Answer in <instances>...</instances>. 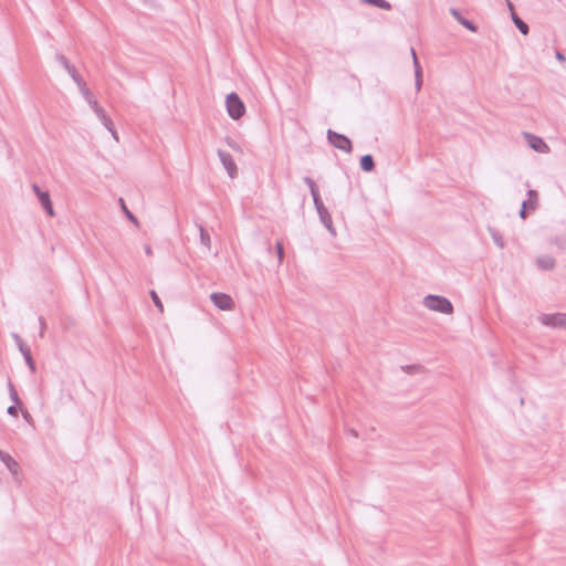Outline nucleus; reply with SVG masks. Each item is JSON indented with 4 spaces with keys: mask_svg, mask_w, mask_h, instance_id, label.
Segmentation results:
<instances>
[{
    "mask_svg": "<svg viewBox=\"0 0 566 566\" xmlns=\"http://www.w3.org/2000/svg\"><path fill=\"white\" fill-rule=\"evenodd\" d=\"M423 305L430 311L451 314L453 312L452 303L442 295L429 294L423 298Z\"/></svg>",
    "mask_w": 566,
    "mask_h": 566,
    "instance_id": "f257e3e1",
    "label": "nucleus"
},
{
    "mask_svg": "<svg viewBox=\"0 0 566 566\" xmlns=\"http://www.w3.org/2000/svg\"><path fill=\"white\" fill-rule=\"evenodd\" d=\"M226 106L229 116L232 119H240L245 112V106L239 95L234 92L227 95Z\"/></svg>",
    "mask_w": 566,
    "mask_h": 566,
    "instance_id": "f03ea898",
    "label": "nucleus"
},
{
    "mask_svg": "<svg viewBox=\"0 0 566 566\" xmlns=\"http://www.w3.org/2000/svg\"><path fill=\"white\" fill-rule=\"evenodd\" d=\"M327 140L335 148L350 154L353 151L352 140L344 134L337 133L333 129L327 130Z\"/></svg>",
    "mask_w": 566,
    "mask_h": 566,
    "instance_id": "7ed1b4c3",
    "label": "nucleus"
},
{
    "mask_svg": "<svg viewBox=\"0 0 566 566\" xmlns=\"http://www.w3.org/2000/svg\"><path fill=\"white\" fill-rule=\"evenodd\" d=\"M538 321L552 328L566 329V313L542 314L538 316Z\"/></svg>",
    "mask_w": 566,
    "mask_h": 566,
    "instance_id": "20e7f679",
    "label": "nucleus"
},
{
    "mask_svg": "<svg viewBox=\"0 0 566 566\" xmlns=\"http://www.w3.org/2000/svg\"><path fill=\"white\" fill-rule=\"evenodd\" d=\"M526 195H527V199H525L522 202V207L518 212V214L522 219H526L527 216L530 214V212L534 211L537 208V200H538L537 191L530 189V190H527Z\"/></svg>",
    "mask_w": 566,
    "mask_h": 566,
    "instance_id": "39448f33",
    "label": "nucleus"
},
{
    "mask_svg": "<svg viewBox=\"0 0 566 566\" xmlns=\"http://www.w3.org/2000/svg\"><path fill=\"white\" fill-rule=\"evenodd\" d=\"M12 338L14 339L31 373H35V361L31 355V350L29 349V347L24 344L23 339L20 337L19 334L12 333Z\"/></svg>",
    "mask_w": 566,
    "mask_h": 566,
    "instance_id": "423d86ee",
    "label": "nucleus"
},
{
    "mask_svg": "<svg viewBox=\"0 0 566 566\" xmlns=\"http://www.w3.org/2000/svg\"><path fill=\"white\" fill-rule=\"evenodd\" d=\"M32 190H33L34 195L36 196V198L39 199V201H40L42 208L45 210V212L51 217L54 216V209H53V203H52L50 193L48 191H43L40 188V186L36 184L32 185Z\"/></svg>",
    "mask_w": 566,
    "mask_h": 566,
    "instance_id": "0eeeda50",
    "label": "nucleus"
},
{
    "mask_svg": "<svg viewBox=\"0 0 566 566\" xmlns=\"http://www.w3.org/2000/svg\"><path fill=\"white\" fill-rule=\"evenodd\" d=\"M217 154H218V157H219L222 166L227 170L229 177L235 178L238 175V167H237L231 154H229L228 151L222 150V149H218Z\"/></svg>",
    "mask_w": 566,
    "mask_h": 566,
    "instance_id": "6e6552de",
    "label": "nucleus"
},
{
    "mask_svg": "<svg viewBox=\"0 0 566 566\" xmlns=\"http://www.w3.org/2000/svg\"><path fill=\"white\" fill-rule=\"evenodd\" d=\"M313 202H314L315 209L318 213L321 222L326 227V229H328L332 233H334L332 217H331L327 208L325 207L322 198L318 197L317 201H313Z\"/></svg>",
    "mask_w": 566,
    "mask_h": 566,
    "instance_id": "1a4fd4ad",
    "label": "nucleus"
},
{
    "mask_svg": "<svg viewBox=\"0 0 566 566\" xmlns=\"http://www.w3.org/2000/svg\"><path fill=\"white\" fill-rule=\"evenodd\" d=\"M210 300L216 307L222 311L231 310L234 305L231 296L226 293L214 292L210 295Z\"/></svg>",
    "mask_w": 566,
    "mask_h": 566,
    "instance_id": "9d476101",
    "label": "nucleus"
},
{
    "mask_svg": "<svg viewBox=\"0 0 566 566\" xmlns=\"http://www.w3.org/2000/svg\"><path fill=\"white\" fill-rule=\"evenodd\" d=\"M524 138L527 142L530 148L537 153H547L549 149L542 137L535 136L531 133H524Z\"/></svg>",
    "mask_w": 566,
    "mask_h": 566,
    "instance_id": "9b49d317",
    "label": "nucleus"
},
{
    "mask_svg": "<svg viewBox=\"0 0 566 566\" xmlns=\"http://www.w3.org/2000/svg\"><path fill=\"white\" fill-rule=\"evenodd\" d=\"M95 115L101 120L103 126L112 134V136L118 140L117 132L113 124L112 118L106 114L104 108H97Z\"/></svg>",
    "mask_w": 566,
    "mask_h": 566,
    "instance_id": "f8f14e48",
    "label": "nucleus"
},
{
    "mask_svg": "<svg viewBox=\"0 0 566 566\" xmlns=\"http://www.w3.org/2000/svg\"><path fill=\"white\" fill-rule=\"evenodd\" d=\"M0 460L14 478L19 475L20 465L8 452L0 450Z\"/></svg>",
    "mask_w": 566,
    "mask_h": 566,
    "instance_id": "ddd939ff",
    "label": "nucleus"
},
{
    "mask_svg": "<svg viewBox=\"0 0 566 566\" xmlns=\"http://www.w3.org/2000/svg\"><path fill=\"white\" fill-rule=\"evenodd\" d=\"M450 13L467 30H469L471 32L478 31V25L473 21L464 18L458 9L451 8Z\"/></svg>",
    "mask_w": 566,
    "mask_h": 566,
    "instance_id": "4468645a",
    "label": "nucleus"
},
{
    "mask_svg": "<svg viewBox=\"0 0 566 566\" xmlns=\"http://www.w3.org/2000/svg\"><path fill=\"white\" fill-rule=\"evenodd\" d=\"M555 259L551 255H541L536 259V265L542 271H551L555 268Z\"/></svg>",
    "mask_w": 566,
    "mask_h": 566,
    "instance_id": "2eb2a0df",
    "label": "nucleus"
},
{
    "mask_svg": "<svg viewBox=\"0 0 566 566\" xmlns=\"http://www.w3.org/2000/svg\"><path fill=\"white\" fill-rule=\"evenodd\" d=\"M360 169L365 172H370L375 169V160L370 154L364 155L359 160Z\"/></svg>",
    "mask_w": 566,
    "mask_h": 566,
    "instance_id": "dca6fc26",
    "label": "nucleus"
},
{
    "mask_svg": "<svg viewBox=\"0 0 566 566\" xmlns=\"http://www.w3.org/2000/svg\"><path fill=\"white\" fill-rule=\"evenodd\" d=\"M512 21L522 34L526 35L528 33V24L514 12H512Z\"/></svg>",
    "mask_w": 566,
    "mask_h": 566,
    "instance_id": "f3484780",
    "label": "nucleus"
},
{
    "mask_svg": "<svg viewBox=\"0 0 566 566\" xmlns=\"http://www.w3.org/2000/svg\"><path fill=\"white\" fill-rule=\"evenodd\" d=\"M303 181L308 186L313 201H317V199H318V197H321V195H319V190H318L316 182L308 176L304 177Z\"/></svg>",
    "mask_w": 566,
    "mask_h": 566,
    "instance_id": "a211bd4d",
    "label": "nucleus"
},
{
    "mask_svg": "<svg viewBox=\"0 0 566 566\" xmlns=\"http://www.w3.org/2000/svg\"><path fill=\"white\" fill-rule=\"evenodd\" d=\"M199 233H200V243L206 247L208 250L211 248V239L210 234L206 230L202 224H198Z\"/></svg>",
    "mask_w": 566,
    "mask_h": 566,
    "instance_id": "6ab92c4d",
    "label": "nucleus"
},
{
    "mask_svg": "<svg viewBox=\"0 0 566 566\" xmlns=\"http://www.w3.org/2000/svg\"><path fill=\"white\" fill-rule=\"evenodd\" d=\"M118 203L120 206V209L123 211V213L126 216V218L132 221L134 224H138V220L137 218L135 217V214L127 208L125 201L123 198H119L118 199Z\"/></svg>",
    "mask_w": 566,
    "mask_h": 566,
    "instance_id": "aec40b11",
    "label": "nucleus"
},
{
    "mask_svg": "<svg viewBox=\"0 0 566 566\" xmlns=\"http://www.w3.org/2000/svg\"><path fill=\"white\" fill-rule=\"evenodd\" d=\"M361 3L371 4L382 10L391 9V4L387 0H361Z\"/></svg>",
    "mask_w": 566,
    "mask_h": 566,
    "instance_id": "412c9836",
    "label": "nucleus"
},
{
    "mask_svg": "<svg viewBox=\"0 0 566 566\" xmlns=\"http://www.w3.org/2000/svg\"><path fill=\"white\" fill-rule=\"evenodd\" d=\"M8 390H9V396H10V399L12 400V402L17 403V405H22V401L14 388V385L10 379L8 380Z\"/></svg>",
    "mask_w": 566,
    "mask_h": 566,
    "instance_id": "4be33fe9",
    "label": "nucleus"
},
{
    "mask_svg": "<svg viewBox=\"0 0 566 566\" xmlns=\"http://www.w3.org/2000/svg\"><path fill=\"white\" fill-rule=\"evenodd\" d=\"M490 234L493 239V242L500 248L503 249L505 247L504 240L501 233L495 229H490Z\"/></svg>",
    "mask_w": 566,
    "mask_h": 566,
    "instance_id": "5701e85b",
    "label": "nucleus"
},
{
    "mask_svg": "<svg viewBox=\"0 0 566 566\" xmlns=\"http://www.w3.org/2000/svg\"><path fill=\"white\" fill-rule=\"evenodd\" d=\"M67 73L71 76V78L75 82L78 88L86 84L82 76L77 73L75 66L72 67V71H67Z\"/></svg>",
    "mask_w": 566,
    "mask_h": 566,
    "instance_id": "b1692460",
    "label": "nucleus"
},
{
    "mask_svg": "<svg viewBox=\"0 0 566 566\" xmlns=\"http://www.w3.org/2000/svg\"><path fill=\"white\" fill-rule=\"evenodd\" d=\"M55 59L65 69L66 72L72 71V67H74V65H72L63 54L57 53Z\"/></svg>",
    "mask_w": 566,
    "mask_h": 566,
    "instance_id": "393cba45",
    "label": "nucleus"
},
{
    "mask_svg": "<svg viewBox=\"0 0 566 566\" xmlns=\"http://www.w3.org/2000/svg\"><path fill=\"white\" fill-rule=\"evenodd\" d=\"M558 249L566 250V234L557 235L552 240Z\"/></svg>",
    "mask_w": 566,
    "mask_h": 566,
    "instance_id": "a878e982",
    "label": "nucleus"
},
{
    "mask_svg": "<svg viewBox=\"0 0 566 566\" xmlns=\"http://www.w3.org/2000/svg\"><path fill=\"white\" fill-rule=\"evenodd\" d=\"M412 59H413V66H415V76L420 77L422 75V70L420 66V63L418 61V57L416 55L415 50L411 48Z\"/></svg>",
    "mask_w": 566,
    "mask_h": 566,
    "instance_id": "bb28decb",
    "label": "nucleus"
},
{
    "mask_svg": "<svg viewBox=\"0 0 566 566\" xmlns=\"http://www.w3.org/2000/svg\"><path fill=\"white\" fill-rule=\"evenodd\" d=\"M22 405L13 403L8 407L7 413L11 417H18L19 410H21Z\"/></svg>",
    "mask_w": 566,
    "mask_h": 566,
    "instance_id": "cd10ccee",
    "label": "nucleus"
},
{
    "mask_svg": "<svg viewBox=\"0 0 566 566\" xmlns=\"http://www.w3.org/2000/svg\"><path fill=\"white\" fill-rule=\"evenodd\" d=\"M150 296H151V300H153L154 304L156 305V307H158L159 311L163 312L164 306H163V303H161L159 296L157 295V293L155 291H150Z\"/></svg>",
    "mask_w": 566,
    "mask_h": 566,
    "instance_id": "c85d7f7f",
    "label": "nucleus"
},
{
    "mask_svg": "<svg viewBox=\"0 0 566 566\" xmlns=\"http://www.w3.org/2000/svg\"><path fill=\"white\" fill-rule=\"evenodd\" d=\"M275 250H276V254H277V259H279V262L282 263L283 261V258H284V249H283V244L281 242H277L275 244Z\"/></svg>",
    "mask_w": 566,
    "mask_h": 566,
    "instance_id": "c756f323",
    "label": "nucleus"
},
{
    "mask_svg": "<svg viewBox=\"0 0 566 566\" xmlns=\"http://www.w3.org/2000/svg\"><path fill=\"white\" fill-rule=\"evenodd\" d=\"M85 101L93 98L92 92L87 88L86 84L78 88Z\"/></svg>",
    "mask_w": 566,
    "mask_h": 566,
    "instance_id": "7c9ffc66",
    "label": "nucleus"
},
{
    "mask_svg": "<svg viewBox=\"0 0 566 566\" xmlns=\"http://www.w3.org/2000/svg\"><path fill=\"white\" fill-rule=\"evenodd\" d=\"M86 102L91 106V108L93 109L94 113H96L97 108H103L102 106L98 105L97 101L94 99V98H91V99H88Z\"/></svg>",
    "mask_w": 566,
    "mask_h": 566,
    "instance_id": "2f4dec72",
    "label": "nucleus"
},
{
    "mask_svg": "<svg viewBox=\"0 0 566 566\" xmlns=\"http://www.w3.org/2000/svg\"><path fill=\"white\" fill-rule=\"evenodd\" d=\"M21 412H22V417H23V419H24L27 422L31 423V422H32V417H31V415L29 413V411H27V410H21Z\"/></svg>",
    "mask_w": 566,
    "mask_h": 566,
    "instance_id": "473e14b6",
    "label": "nucleus"
},
{
    "mask_svg": "<svg viewBox=\"0 0 566 566\" xmlns=\"http://www.w3.org/2000/svg\"><path fill=\"white\" fill-rule=\"evenodd\" d=\"M555 57H556V60H557V61H559V62H565V61H566L565 55H564L560 51H556V52H555Z\"/></svg>",
    "mask_w": 566,
    "mask_h": 566,
    "instance_id": "72a5a7b5",
    "label": "nucleus"
},
{
    "mask_svg": "<svg viewBox=\"0 0 566 566\" xmlns=\"http://www.w3.org/2000/svg\"><path fill=\"white\" fill-rule=\"evenodd\" d=\"M39 323H40V327H41V333L40 335L43 336V329L45 327V321L42 316L39 317Z\"/></svg>",
    "mask_w": 566,
    "mask_h": 566,
    "instance_id": "f704fd0d",
    "label": "nucleus"
},
{
    "mask_svg": "<svg viewBox=\"0 0 566 566\" xmlns=\"http://www.w3.org/2000/svg\"><path fill=\"white\" fill-rule=\"evenodd\" d=\"M227 144L232 148V149H237L238 148V145L234 140H232L231 138H228L227 139Z\"/></svg>",
    "mask_w": 566,
    "mask_h": 566,
    "instance_id": "c9c22d12",
    "label": "nucleus"
},
{
    "mask_svg": "<svg viewBox=\"0 0 566 566\" xmlns=\"http://www.w3.org/2000/svg\"><path fill=\"white\" fill-rule=\"evenodd\" d=\"M421 83H422V82H421V76H420V77H416V87H417V90H418V91H419V90H420V87H421Z\"/></svg>",
    "mask_w": 566,
    "mask_h": 566,
    "instance_id": "e433bc0d",
    "label": "nucleus"
},
{
    "mask_svg": "<svg viewBox=\"0 0 566 566\" xmlns=\"http://www.w3.org/2000/svg\"><path fill=\"white\" fill-rule=\"evenodd\" d=\"M145 252H146L147 255H150L151 254V248L149 245H146Z\"/></svg>",
    "mask_w": 566,
    "mask_h": 566,
    "instance_id": "4c0bfd02",
    "label": "nucleus"
},
{
    "mask_svg": "<svg viewBox=\"0 0 566 566\" xmlns=\"http://www.w3.org/2000/svg\"><path fill=\"white\" fill-rule=\"evenodd\" d=\"M349 432L354 436V437H358V433L355 429H350Z\"/></svg>",
    "mask_w": 566,
    "mask_h": 566,
    "instance_id": "58836bf2",
    "label": "nucleus"
},
{
    "mask_svg": "<svg viewBox=\"0 0 566 566\" xmlns=\"http://www.w3.org/2000/svg\"><path fill=\"white\" fill-rule=\"evenodd\" d=\"M405 368L409 370V369H412V368H417V366H406Z\"/></svg>",
    "mask_w": 566,
    "mask_h": 566,
    "instance_id": "ea45409f",
    "label": "nucleus"
}]
</instances>
